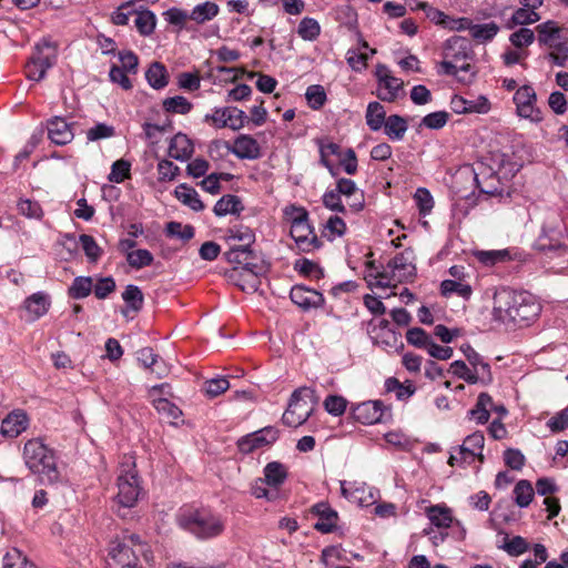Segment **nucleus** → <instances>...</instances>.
<instances>
[{"mask_svg": "<svg viewBox=\"0 0 568 568\" xmlns=\"http://www.w3.org/2000/svg\"><path fill=\"white\" fill-rule=\"evenodd\" d=\"M314 390L308 387H301L293 392L288 406L282 416V422L288 427L303 425L313 413Z\"/></svg>", "mask_w": 568, "mask_h": 568, "instance_id": "39448f33", "label": "nucleus"}, {"mask_svg": "<svg viewBox=\"0 0 568 568\" xmlns=\"http://www.w3.org/2000/svg\"><path fill=\"white\" fill-rule=\"evenodd\" d=\"M510 556H520L529 549V545L521 536H515L508 539V535L505 534L504 544L500 546Z\"/></svg>", "mask_w": 568, "mask_h": 568, "instance_id": "09e8293b", "label": "nucleus"}, {"mask_svg": "<svg viewBox=\"0 0 568 568\" xmlns=\"http://www.w3.org/2000/svg\"><path fill=\"white\" fill-rule=\"evenodd\" d=\"M162 105L165 112L176 114H187L193 106L192 103L182 95L166 98Z\"/></svg>", "mask_w": 568, "mask_h": 568, "instance_id": "c03bdc74", "label": "nucleus"}, {"mask_svg": "<svg viewBox=\"0 0 568 568\" xmlns=\"http://www.w3.org/2000/svg\"><path fill=\"white\" fill-rule=\"evenodd\" d=\"M540 311L539 304L526 292L501 288L494 295V320L503 324H520L535 318Z\"/></svg>", "mask_w": 568, "mask_h": 568, "instance_id": "f257e3e1", "label": "nucleus"}, {"mask_svg": "<svg viewBox=\"0 0 568 568\" xmlns=\"http://www.w3.org/2000/svg\"><path fill=\"white\" fill-rule=\"evenodd\" d=\"M204 121L211 122L219 129L227 126L233 131H237L248 122V116L244 111L235 106L215 108L212 114L205 115Z\"/></svg>", "mask_w": 568, "mask_h": 568, "instance_id": "9b49d317", "label": "nucleus"}, {"mask_svg": "<svg viewBox=\"0 0 568 568\" xmlns=\"http://www.w3.org/2000/svg\"><path fill=\"white\" fill-rule=\"evenodd\" d=\"M225 149L227 152H232L239 159L255 160L261 156V148L258 142L248 134H241L234 140L233 145L226 141L215 140L210 144L209 151L213 155L214 151Z\"/></svg>", "mask_w": 568, "mask_h": 568, "instance_id": "1a4fd4ad", "label": "nucleus"}, {"mask_svg": "<svg viewBox=\"0 0 568 568\" xmlns=\"http://www.w3.org/2000/svg\"><path fill=\"white\" fill-rule=\"evenodd\" d=\"M23 459L27 467L39 475L42 483L55 484L61 475L57 465L55 452L42 439H29L23 447Z\"/></svg>", "mask_w": 568, "mask_h": 568, "instance_id": "20e7f679", "label": "nucleus"}, {"mask_svg": "<svg viewBox=\"0 0 568 568\" xmlns=\"http://www.w3.org/2000/svg\"><path fill=\"white\" fill-rule=\"evenodd\" d=\"M460 351L471 365L473 374H478V383L484 385L490 384L493 382L490 365L484 361L481 355H479L469 344L462 345Z\"/></svg>", "mask_w": 568, "mask_h": 568, "instance_id": "aec40b11", "label": "nucleus"}, {"mask_svg": "<svg viewBox=\"0 0 568 568\" xmlns=\"http://www.w3.org/2000/svg\"><path fill=\"white\" fill-rule=\"evenodd\" d=\"M93 288V281L90 276H78L69 287V296L73 300H81L89 296Z\"/></svg>", "mask_w": 568, "mask_h": 568, "instance_id": "a19ab883", "label": "nucleus"}, {"mask_svg": "<svg viewBox=\"0 0 568 568\" xmlns=\"http://www.w3.org/2000/svg\"><path fill=\"white\" fill-rule=\"evenodd\" d=\"M2 568H37L18 548L12 547L2 556Z\"/></svg>", "mask_w": 568, "mask_h": 568, "instance_id": "58836bf2", "label": "nucleus"}, {"mask_svg": "<svg viewBox=\"0 0 568 568\" xmlns=\"http://www.w3.org/2000/svg\"><path fill=\"white\" fill-rule=\"evenodd\" d=\"M414 200L422 215L430 213L434 206V200L430 192L425 187H418L414 195Z\"/></svg>", "mask_w": 568, "mask_h": 568, "instance_id": "69168bd1", "label": "nucleus"}, {"mask_svg": "<svg viewBox=\"0 0 568 568\" xmlns=\"http://www.w3.org/2000/svg\"><path fill=\"white\" fill-rule=\"evenodd\" d=\"M131 163L124 159L116 160L111 166L108 180L113 183H122L130 178Z\"/></svg>", "mask_w": 568, "mask_h": 568, "instance_id": "603ef678", "label": "nucleus"}, {"mask_svg": "<svg viewBox=\"0 0 568 568\" xmlns=\"http://www.w3.org/2000/svg\"><path fill=\"white\" fill-rule=\"evenodd\" d=\"M449 119V113L446 111H436L425 115L422 119L420 125L430 130H439L444 128Z\"/></svg>", "mask_w": 568, "mask_h": 568, "instance_id": "e2e57ef3", "label": "nucleus"}, {"mask_svg": "<svg viewBox=\"0 0 568 568\" xmlns=\"http://www.w3.org/2000/svg\"><path fill=\"white\" fill-rule=\"evenodd\" d=\"M155 14L150 10H144L136 13L135 27L142 36H149L155 28Z\"/></svg>", "mask_w": 568, "mask_h": 568, "instance_id": "3c124183", "label": "nucleus"}, {"mask_svg": "<svg viewBox=\"0 0 568 568\" xmlns=\"http://www.w3.org/2000/svg\"><path fill=\"white\" fill-rule=\"evenodd\" d=\"M290 234L303 252H312L322 246V242L308 223V213L304 209H300L297 215L293 217Z\"/></svg>", "mask_w": 568, "mask_h": 568, "instance_id": "6e6552de", "label": "nucleus"}, {"mask_svg": "<svg viewBox=\"0 0 568 568\" xmlns=\"http://www.w3.org/2000/svg\"><path fill=\"white\" fill-rule=\"evenodd\" d=\"M449 372L468 384L478 383V374H473V371L463 361L453 362Z\"/></svg>", "mask_w": 568, "mask_h": 568, "instance_id": "052dcab7", "label": "nucleus"}, {"mask_svg": "<svg viewBox=\"0 0 568 568\" xmlns=\"http://www.w3.org/2000/svg\"><path fill=\"white\" fill-rule=\"evenodd\" d=\"M376 75L378 78L377 98L382 101L394 102L403 89V81L393 77L384 65L377 68Z\"/></svg>", "mask_w": 568, "mask_h": 568, "instance_id": "a211bd4d", "label": "nucleus"}, {"mask_svg": "<svg viewBox=\"0 0 568 568\" xmlns=\"http://www.w3.org/2000/svg\"><path fill=\"white\" fill-rule=\"evenodd\" d=\"M126 261L131 267L139 270L149 266L153 262V255L150 251L141 248L129 252Z\"/></svg>", "mask_w": 568, "mask_h": 568, "instance_id": "bf43d9fd", "label": "nucleus"}, {"mask_svg": "<svg viewBox=\"0 0 568 568\" xmlns=\"http://www.w3.org/2000/svg\"><path fill=\"white\" fill-rule=\"evenodd\" d=\"M536 100L537 97L532 87L523 85L517 89L514 95V102L516 104L518 115L534 122L541 121V112L535 106Z\"/></svg>", "mask_w": 568, "mask_h": 568, "instance_id": "2eb2a0df", "label": "nucleus"}, {"mask_svg": "<svg viewBox=\"0 0 568 568\" xmlns=\"http://www.w3.org/2000/svg\"><path fill=\"white\" fill-rule=\"evenodd\" d=\"M230 237L233 240H237L239 242H242L240 246L246 247L251 246V244L255 241V235L253 231L244 225H234L229 230Z\"/></svg>", "mask_w": 568, "mask_h": 568, "instance_id": "338daca9", "label": "nucleus"}, {"mask_svg": "<svg viewBox=\"0 0 568 568\" xmlns=\"http://www.w3.org/2000/svg\"><path fill=\"white\" fill-rule=\"evenodd\" d=\"M77 130V123L63 116H52L47 121L48 138L57 145L69 144Z\"/></svg>", "mask_w": 568, "mask_h": 568, "instance_id": "4468645a", "label": "nucleus"}, {"mask_svg": "<svg viewBox=\"0 0 568 568\" xmlns=\"http://www.w3.org/2000/svg\"><path fill=\"white\" fill-rule=\"evenodd\" d=\"M266 481L263 478L255 479L251 485V494L255 498H265L270 501L278 497V491L273 488H266Z\"/></svg>", "mask_w": 568, "mask_h": 568, "instance_id": "0e129e2a", "label": "nucleus"}, {"mask_svg": "<svg viewBox=\"0 0 568 568\" xmlns=\"http://www.w3.org/2000/svg\"><path fill=\"white\" fill-rule=\"evenodd\" d=\"M471 55V43L467 38L454 36L446 40L444 45L445 59H450L452 61L458 62L462 60L470 59Z\"/></svg>", "mask_w": 568, "mask_h": 568, "instance_id": "412c9836", "label": "nucleus"}, {"mask_svg": "<svg viewBox=\"0 0 568 568\" xmlns=\"http://www.w3.org/2000/svg\"><path fill=\"white\" fill-rule=\"evenodd\" d=\"M383 126L385 134L393 141H400L408 128L406 120L398 114L389 115Z\"/></svg>", "mask_w": 568, "mask_h": 568, "instance_id": "473e14b6", "label": "nucleus"}, {"mask_svg": "<svg viewBox=\"0 0 568 568\" xmlns=\"http://www.w3.org/2000/svg\"><path fill=\"white\" fill-rule=\"evenodd\" d=\"M489 407H493V398L487 393H480L474 408L469 410L470 418L478 424H485L489 419Z\"/></svg>", "mask_w": 568, "mask_h": 568, "instance_id": "e433bc0d", "label": "nucleus"}, {"mask_svg": "<svg viewBox=\"0 0 568 568\" xmlns=\"http://www.w3.org/2000/svg\"><path fill=\"white\" fill-rule=\"evenodd\" d=\"M387 267L392 272L389 275L392 283L410 282L416 275V267L412 262V252L408 251L396 254L389 260Z\"/></svg>", "mask_w": 568, "mask_h": 568, "instance_id": "dca6fc26", "label": "nucleus"}, {"mask_svg": "<svg viewBox=\"0 0 568 568\" xmlns=\"http://www.w3.org/2000/svg\"><path fill=\"white\" fill-rule=\"evenodd\" d=\"M499 31V27L495 22L484 24H473L470 34L475 40L486 42L493 40Z\"/></svg>", "mask_w": 568, "mask_h": 568, "instance_id": "49530a36", "label": "nucleus"}, {"mask_svg": "<svg viewBox=\"0 0 568 568\" xmlns=\"http://www.w3.org/2000/svg\"><path fill=\"white\" fill-rule=\"evenodd\" d=\"M365 280L371 288H386L392 286V278L389 277V274L387 272H377L374 262L367 263Z\"/></svg>", "mask_w": 568, "mask_h": 568, "instance_id": "79ce46f5", "label": "nucleus"}, {"mask_svg": "<svg viewBox=\"0 0 568 568\" xmlns=\"http://www.w3.org/2000/svg\"><path fill=\"white\" fill-rule=\"evenodd\" d=\"M251 246H233L230 251L225 253L226 260L230 263L242 265L241 270H248L253 267H258L257 264L253 263V251L250 248Z\"/></svg>", "mask_w": 568, "mask_h": 568, "instance_id": "7c9ffc66", "label": "nucleus"}, {"mask_svg": "<svg viewBox=\"0 0 568 568\" xmlns=\"http://www.w3.org/2000/svg\"><path fill=\"white\" fill-rule=\"evenodd\" d=\"M440 293L445 297L456 294L468 300L471 296L473 290L469 284L454 280H444L440 284Z\"/></svg>", "mask_w": 568, "mask_h": 568, "instance_id": "ea45409f", "label": "nucleus"}, {"mask_svg": "<svg viewBox=\"0 0 568 568\" xmlns=\"http://www.w3.org/2000/svg\"><path fill=\"white\" fill-rule=\"evenodd\" d=\"M305 98L313 110H320L326 102V93L322 85L314 84L306 89Z\"/></svg>", "mask_w": 568, "mask_h": 568, "instance_id": "4d7b16f0", "label": "nucleus"}, {"mask_svg": "<svg viewBox=\"0 0 568 568\" xmlns=\"http://www.w3.org/2000/svg\"><path fill=\"white\" fill-rule=\"evenodd\" d=\"M138 361L143 365V367L151 369V372L156 373L161 376L164 372L159 371L155 367L159 365V356L154 353L151 347H143L138 351Z\"/></svg>", "mask_w": 568, "mask_h": 568, "instance_id": "13d9d810", "label": "nucleus"}, {"mask_svg": "<svg viewBox=\"0 0 568 568\" xmlns=\"http://www.w3.org/2000/svg\"><path fill=\"white\" fill-rule=\"evenodd\" d=\"M49 296L42 292L34 293L24 301V308L29 314L30 321H36L43 316L49 311Z\"/></svg>", "mask_w": 568, "mask_h": 568, "instance_id": "a878e982", "label": "nucleus"}, {"mask_svg": "<svg viewBox=\"0 0 568 568\" xmlns=\"http://www.w3.org/2000/svg\"><path fill=\"white\" fill-rule=\"evenodd\" d=\"M126 466L128 469H121V473L118 477L119 491L116 498L119 507L116 511L121 517L126 516V513H122L121 510L132 508L136 504L141 493L138 473L134 469L135 464L131 462Z\"/></svg>", "mask_w": 568, "mask_h": 568, "instance_id": "423d86ee", "label": "nucleus"}, {"mask_svg": "<svg viewBox=\"0 0 568 568\" xmlns=\"http://www.w3.org/2000/svg\"><path fill=\"white\" fill-rule=\"evenodd\" d=\"M29 426V417L23 409H14L2 418V436L14 438Z\"/></svg>", "mask_w": 568, "mask_h": 568, "instance_id": "4be33fe9", "label": "nucleus"}, {"mask_svg": "<svg viewBox=\"0 0 568 568\" xmlns=\"http://www.w3.org/2000/svg\"><path fill=\"white\" fill-rule=\"evenodd\" d=\"M190 12V20L196 24H204L217 17L220 7L213 1L196 4Z\"/></svg>", "mask_w": 568, "mask_h": 568, "instance_id": "bb28decb", "label": "nucleus"}, {"mask_svg": "<svg viewBox=\"0 0 568 568\" xmlns=\"http://www.w3.org/2000/svg\"><path fill=\"white\" fill-rule=\"evenodd\" d=\"M537 9H531L528 7H521L515 10L511 18L507 21L506 28L513 29L516 26H527L532 24L540 20L539 13L536 11Z\"/></svg>", "mask_w": 568, "mask_h": 568, "instance_id": "f704fd0d", "label": "nucleus"}, {"mask_svg": "<svg viewBox=\"0 0 568 568\" xmlns=\"http://www.w3.org/2000/svg\"><path fill=\"white\" fill-rule=\"evenodd\" d=\"M551 50L547 58L558 67H565L568 61V44L564 41L555 43V47H549Z\"/></svg>", "mask_w": 568, "mask_h": 568, "instance_id": "774afa93", "label": "nucleus"}, {"mask_svg": "<svg viewBox=\"0 0 568 568\" xmlns=\"http://www.w3.org/2000/svg\"><path fill=\"white\" fill-rule=\"evenodd\" d=\"M426 515L429 521L437 528H449L454 524L452 509L446 506H430L426 509Z\"/></svg>", "mask_w": 568, "mask_h": 568, "instance_id": "c756f323", "label": "nucleus"}, {"mask_svg": "<svg viewBox=\"0 0 568 568\" xmlns=\"http://www.w3.org/2000/svg\"><path fill=\"white\" fill-rule=\"evenodd\" d=\"M287 478L286 467L278 462H271L264 467V480L266 484L276 489Z\"/></svg>", "mask_w": 568, "mask_h": 568, "instance_id": "2f4dec72", "label": "nucleus"}, {"mask_svg": "<svg viewBox=\"0 0 568 568\" xmlns=\"http://www.w3.org/2000/svg\"><path fill=\"white\" fill-rule=\"evenodd\" d=\"M295 270L298 271L300 274L312 277L315 280H320L324 277V270L315 262L302 258L296 261L295 263Z\"/></svg>", "mask_w": 568, "mask_h": 568, "instance_id": "864d4df0", "label": "nucleus"}, {"mask_svg": "<svg viewBox=\"0 0 568 568\" xmlns=\"http://www.w3.org/2000/svg\"><path fill=\"white\" fill-rule=\"evenodd\" d=\"M365 119L366 124L372 131H378L383 128V124L387 119L386 111L379 102H369L366 109Z\"/></svg>", "mask_w": 568, "mask_h": 568, "instance_id": "c9c22d12", "label": "nucleus"}, {"mask_svg": "<svg viewBox=\"0 0 568 568\" xmlns=\"http://www.w3.org/2000/svg\"><path fill=\"white\" fill-rule=\"evenodd\" d=\"M243 210L241 200L236 195L227 194L222 196L214 205L213 212L216 216L236 214Z\"/></svg>", "mask_w": 568, "mask_h": 568, "instance_id": "4c0bfd02", "label": "nucleus"}, {"mask_svg": "<svg viewBox=\"0 0 568 568\" xmlns=\"http://www.w3.org/2000/svg\"><path fill=\"white\" fill-rule=\"evenodd\" d=\"M153 406L162 416L170 419H178L182 416V410L168 398L160 397L153 399Z\"/></svg>", "mask_w": 568, "mask_h": 568, "instance_id": "8fccbe9b", "label": "nucleus"}, {"mask_svg": "<svg viewBox=\"0 0 568 568\" xmlns=\"http://www.w3.org/2000/svg\"><path fill=\"white\" fill-rule=\"evenodd\" d=\"M485 444V437L481 432H475L468 435L463 445L458 447L457 455L452 454L448 464L450 466L459 465L463 463L471 464L475 458H478L480 463L484 462V455L481 453Z\"/></svg>", "mask_w": 568, "mask_h": 568, "instance_id": "9d476101", "label": "nucleus"}, {"mask_svg": "<svg viewBox=\"0 0 568 568\" xmlns=\"http://www.w3.org/2000/svg\"><path fill=\"white\" fill-rule=\"evenodd\" d=\"M475 257L485 266H495L497 264L505 263L513 260L511 251L505 250H493V251H477Z\"/></svg>", "mask_w": 568, "mask_h": 568, "instance_id": "72a5a7b5", "label": "nucleus"}, {"mask_svg": "<svg viewBox=\"0 0 568 568\" xmlns=\"http://www.w3.org/2000/svg\"><path fill=\"white\" fill-rule=\"evenodd\" d=\"M174 194L181 203L195 212L203 211L205 207L195 189L185 183L178 185Z\"/></svg>", "mask_w": 568, "mask_h": 568, "instance_id": "cd10ccee", "label": "nucleus"}, {"mask_svg": "<svg viewBox=\"0 0 568 568\" xmlns=\"http://www.w3.org/2000/svg\"><path fill=\"white\" fill-rule=\"evenodd\" d=\"M79 242H80L82 250L84 251L87 257L91 262H97L101 257L102 250L97 244L93 236L88 235V234H81L79 237Z\"/></svg>", "mask_w": 568, "mask_h": 568, "instance_id": "680f3d73", "label": "nucleus"}, {"mask_svg": "<svg viewBox=\"0 0 568 568\" xmlns=\"http://www.w3.org/2000/svg\"><path fill=\"white\" fill-rule=\"evenodd\" d=\"M311 514L318 518L314 528L322 534H329L335 530L338 514L327 503L321 501L312 506Z\"/></svg>", "mask_w": 568, "mask_h": 568, "instance_id": "6ab92c4d", "label": "nucleus"}, {"mask_svg": "<svg viewBox=\"0 0 568 568\" xmlns=\"http://www.w3.org/2000/svg\"><path fill=\"white\" fill-rule=\"evenodd\" d=\"M122 297L128 306L135 312L140 311L143 306L144 297L142 291L136 285H128L122 293Z\"/></svg>", "mask_w": 568, "mask_h": 568, "instance_id": "6e6d98bb", "label": "nucleus"}, {"mask_svg": "<svg viewBox=\"0 0 568 568\" xmlns=\"http://www.w3.org/2000/svg\"><path fill=\"white\" fill-rule=\"evenodd\" d=\"M538 33V42L540 45L555 47V43L560 42L564 37L561 36L562 29L552 20L542 22L536 27Z\"/></svg>", "mask_w": 568, "mask_h": 568, "instance_id": "b1692460", "label": "nucleus"}, {"mask_svg": "<svg viewBox=\"0 0 568 568\" xmlns=\"http://www.w3.org/2000/svg\"><path fill=\"white\" fill-rule=\"evenodd\" d=\"M535 491L529 480H519L514 488L516 505L520 508L528 507L532 500Z\"/></svg>", "mask_w": 568, "mask_h": 568, "instance_id": "37998d69", "label": "nucleus"}, {"mask_svg": "<svg viewBox=\"0 0 568 568\" xmlns=\"http://www.w3.org/2000/svg\"><path fill=\"white\" fill-rule=\"evenodd\" d=\"M406 339L408 344L426 351L433 342V337L420 327L409 328L406 333Z\"/></svg>", "mask_w": 568, "mask_h": 568, "instance_id": "de8ad7c7", "label": "nucleus"}, {"mask_svg": "<svg viewBox=\"0 0 568 568\" xmlns=\"http://www.w3.org/2000/svg\"><path fill=\"white\" fill-rule=\"evenodd\" d=\"M352 416L362 424H377L389 417V408L382 400H367L352 406Z\"/></svg>", "mask_w": 568, "mask_h": 568, "instance_id": "f8f14e48", "label": "nucleus"}, {"mask_svg": "<svg viewBox=\"0 0 568 568\" xmlns=\"http://www.w3.org/2000/svg\"><path fill=\"white\" fill-rule=\"evenodd\" d=\"M149 85L155 90L164 89L169 83V73L161 62H152L145 72Z\"/></svg>", "mask_w": 568, "mask_h": 568, "instance_id": "c85d7f7f", "label": "nucleus"}, {"mask_svg": "<svg viewBox=\"0 0 568 568\" xmlns=\"http://www.w3.org/2000/svg\"><path fill=\"white\" fill-rule=\"evenodd\" d=\"M166 235L170 237H176L184 242L193 239L194 227L191 225H182L180 222H169L165 227Z\"/></svg>", "mask_w": 568, "mask_h": 568, "instance_id": "5fc2aeb1", "label": "nucleus"}, {"mask_svg": "<svg viewBox=\"0 0 568 568\" xmlns=\"http://www.w3.org/2000/svg\"><path fill=\"white\" fill-rule=\"evenodd\" d=\"M320 33H321V26L315 19L305 17L301 20L298 28H297V34L303 40L314 41L317 39Z\"/></svg>", "mask_w": 568, "mask_h": 568, "instance_id": "a18cd8bd", "label": "nucleus"}, {"mask_svg": "<svg viewBox=\"0 0 568 568\" xmlns=\"http://www.w3.org/2000/svg\"><path fill=\"white\" fill-rule=\"evenodd\" d=\"M194 152L192 141L183 133L175 134L169 146V155L179 161H185L191 158Z\"/></svg>", "mask_w": 568, "mask_h": 568, "instance_id": "393cba45", "label": "nucleus"}, {"mask_svg": "<svg viewBox=\"0 0 568 568\" xmlns=\"http://www.w3.org/2000/svg\"><path fill=\"white\" fill-rule=\"evenodd\" d=\"M140 557L145 561L152 558L149 545L139 535L125 531L111 540L106 568H144Z\"/></svg>", "mask_w": 568, "mask_h": 568, "instance_id": "f03ea898", "label": "nucleus"}, {"mask_svg": "<svg viewBox=\"0 0 568 568\" xmlns=\"http://www.w3.org/2000/svg\"><path fill=\"white\" fill-rule=\"evenodd\" d=\"M278 435L280 432L275 427H264L260 430L241 437L237 440L239 450L243 454H251L255 449L272 445L277 440Z\"/></svg>", "mask_w": 568, "mask_h": 568, "instance_id": "ddd939ff", "label": "nucleus"}, {"mask_svg": "<svg viewBox=\"0 0 568 568\" xmlns=\"http://www.w3.org/2000/svg\"><path fill=\"white\" fill-rule=\"evenodd\" d=\"M178 525L200 540L216 538L225 530V519L210 509H182L176 517Z\"/></svg>", "mask_w": 568, "mask_h": 568, "instance_id": "7ed1b4c3", "label": "nucleus"}, {"mask_svg": "<svg viewBox=\"0 0 568 568\" xmlns=\"http://www.w3.org/2000/svg\"><path fill=\"white\" fill-rule=\"evenodd\" d=\"M263 272V267H253L248 270L234 268L230 278L244 292L254 293L260 285L258 275Z\"/></svg>", "mask_w": 568, "mask_h": 568, "instance_id": "5701e85b", "label": "nucleus"}, {"mask_svg": "<svg viewBox=\"0 0 568 568\" xmlns=\"http://www.w3.org/2000/svg\"><path fill=\"white\" fill-rule=\"evenodd\" d=\"M290 298L303 311L320 308L325 303L324 295L320 291L301 284H296L291 288Z\"/></svg>", "mask_w": 568, "mask_h": 568, "instance_id": "f3484780", "label": "nucleus"}, {"mask_svg": "<svg viewBox=\"0 0 568 568\" xmlns=\"http://www.w3.org/2000/svg\"><path fill=\"white\" fill-rule=\"evenodd\" d=\"M57 60V51L50 42L43 41L34 47V51L26 64V74L28 79L40 81L45 72Z\"/></svg>", "mask_w": 568, "mask_h": 568, "instance_id": "0eeeda50", "label": "nucleus"}]
</instances>
